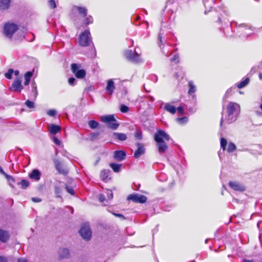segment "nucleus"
<instances>
[{"label":"nucleus","mask_w":262,"mask_h":262,"mask_svg":"<svg viewBox=\"0 0 262 262\" xmlns=\"http://www.w3.org/2000/svg\"><path fill=\"white\" fill-rule=\"evenodd\" d=\"M75 78L74 77H71L69 79L68 82L69 84L74 85L75 84Z\"/></svg>","instance_id":"nucleus-47"},{"label":"nucleus","mask_w":262,"mask_h":262,"mask_svg":"<svg viewBox=\"0 0 262 262\" xmlns=\"http://www.w3.org/2000/svg\"><path fill=\"white\" fill-rule=\"evenodd\" d=\"M229 186L234 191L244 192L246 190V187L244 184L237 181H230Z\"/></svg>","instance_id":"nucleus-7"},{"label":"nucleus","mask_w":262,"mask_h":262,"mask_svg":"<svg viewBox=\"0 0 262 262\" xmlns=\"http://www.w3.org/2000/svg\"><path fill=\"white\" fill-rule=\"evenodd\" d=\"M8 259L6 257L0 256V262H7Z\"/></svg>","instance_id":"nucleus-55"},{"label":"nucleus","mask_w":262,"mask_h":262,"mask_svg":"<svg viewBox=\"0 0 262 262\" xmlns=\"http://www.w3.org/2000/svg\"><path fill=\"white\" fill-rule=\"evenodd\" d=\"M115 89V86L114 84V82L113 79H110L107 81V85L106 86L105 90L106 92L112 95Z\"/></svg>","instance_id":"nucleus-14"},{"label":"nucleus","mask_w":262,"mask_h":262,"mask_svg":"<svg viewBox=\"0 0 262 262\" xmlns=\"http://www.w3.org/2000/svg\"><path fill=\"white\" fill-rule=\"evenodd\" d=\"M9 238V234L6 231L0 229V241L3 243L6 242Z\"/></svg>","instance_id":"nucleus-16"},{"label":"nucleus","mask_w":262,"mask_h":262,"mask_svg":"<svg viewBox=\"0 0 262 262\" xmlns=\"http://www.w3.org/2000/svg\"><path fill=\"white\" fill-rule=\"evenodd\" d=\"M49 5L51 8H55L56 7L55 2L54 0H50L49 2Z\"/></svg>","instance_id":"nucleus-43"},{"label":"nucleus","mask_w":262,"mask_h":262,"mask_svg":"<svg viewBox=\"0 0 262 262\" xmlns=\"http://www.w3.org/2000/svg\"><path fill=\"white\" fill-rule=\"evenodd\" d=\"M66 190L69 193H70L71 194H72L73 195L74 194V191L72 187H69L68 186H66Z\"/></svg>","instance_id":"nucleus-44"},{"label":"nucleus","mask_w":262,"mask_h":262,"mask_svg":"<svg viewBox=\"0 0 262 262\" xmlns=\"http://www.w3.org/2000/svg\"><path fill=\"white\" fill-rule=\"evenodd\" d=\"M113 135L115 138L120 141H124L127 138L126 135L123 133H114Z\"/></svg>","instance_id":"nucleus-21"},{"label":"nucleus","mask_w":262,"mask_h":262,"mask_svg":"<svg viewBox=\"0 0 262 262\" xmlns=\"http://www.w3.org/2000/svg\"><path fill=\"white\" fill-rule=\"evenodd\" d=\"M55 193L57 194H58L60 193V189L59 187H55Z\"/></svg>","instance_id":"nucleus-57"},{"label":"nucleus","mask_w":262,"mask_h":262,"mask_svg":"<svg viewBox=\"0 0 262 262\" xmlns=\"http://www.w3.org/2000/svg\"><path fill=\"white\" fill-rule=\"evenodd\" d=\"M131 61H134L135 62H140L142 61L140 54L137 53L136 51H135V53H134Z\"/></svg>","instance_id":"nucleus-26"},{"label":"nucleus","mask_w":262,"mask_h":262,"mask_svg":"<svg viewBox=\"0 0 262 262\" xmlns=\"http://www.w3.org/2000/svg\"><path fill=\"white\" fill-rule=\"evenodd\" d=\"M93 17L89 15L88 17H86L85 19V24L86 25H89L90 24H92L93 23Z\"/></svg>","instance_id":"nucleus-41"},{"label":"nucleus","mask_w":262,"mask_h":262,"mask_svg":"<svg viewBox=\"0 0 262 262\" xmlns=\"http://www.w3.org/2000/svg\"><path fill=\"white\" fill-rule=\"evenodd\" d=\"M73 10H77L79 14L83 17L86 16L87 15V9L85 7L74 6L73 7Z\"/></svg>","instance_id":"nucleus-17"},{"label":"nucleus","mask_w":262,"mask_h":262,"mask_svg":"<svg viewBox=\"0 0 262 262\" xmlns=\"http://www.w3.org/2000/svg\"><path fill=\"white\" fill-rule=\"evenodd\" d=\"M127 199L132 200L136 203H143L146 202V197L142 194H133L129 195L128 196Z\"/></svg>","instance_id":"nucleus-9"},{"label":"nucleus","mask_w":262,"mask_h":262,"mask_svg":"<svg viewBox=\"0 0 262 262\" xmlns=\"http://www.w3.org/2000/svg\"><path fill=\"white\" fill-rule=\"evenodd\" d=\"M13 73L14 74V75H15V76H18V75H19V71H18L16 70V71H14V72H13Z\"/></svg>","instance_id":"nucleus-60"},{"label":"nucleus","mask_w":262,"mask_h":262,"mask_svg":"<svg viewBox=\"0 0 262 262\" xmlns=\"http://www.w3.org/2000/svg\"><path fill=\"white\" fill-rule=\"evenodd\" d=\"M18 262H28V261L25 258H18L17 260Z\"/></svg>","instance_id":"nucleus-58"},{"label":"nucleus","mask_w":262,"mask_h":262,"mask_svg":"<svg viewBox=\"0 0 262 262\" xmlns=\"http://www.w3.org/2000/svg\"><path fill=\"white\" fill-rule=\"evenodd\" d=\"M33 75V73L31 72H28L25 75V82L24 85H28L30 81V79Z\"/></svg>","instance_id":"nucleus-23"},{"label":"nucleus","mask_w":262,"mask_h":262,"mask_svg":"<svg viewBox=\"0 0 262 262\" xmlns=\"http://www.w3.org/2000/svg\"><path fill=\"white\" fill-rule=\"evenodd\" d=\"M25 104L28 108H32L34 107V103H33V102L29 100H27L25 102Z\"/></svg>","instance_id":"nucleus-37"},{"label":"nucleus","mask_w":262,"mask_h":262,"mask_svg":"<svg viewBox=\"0 0 262 262\" xmlns=\"http://www.w3.org/2000/svg\"><path fill=\"white\" fill-rule=\"evenodd\" d=\"M79 233L83 239L89 240L92 234L89 225L88 224L83 225L79 230Z\"/></svg>","instance_id":"nucleus-6"},{"label":"nucleus","mask_w":262,"mask_h":262,"mask_svg":"<svg viewBox=\"0 0 262 262\" xmlns=\"http://www.w3.org/2000/svg\"><path fill=\"white\" fill-rule=\"evenodd\" d=\"M105 200V196L103 194H100L99 196V200L101 202H103Z\"/></svg>","instance_id":"nucleus-51"},{"label":"nucleus","mask_w":262,"mask_h":262,"mask_svg":"<svg viewBox=\"0 0 262 262\" xmlns=\"http://www.w3.org/2000/svg\"><path fill=\"white\" fill-rule=\"evenodd\" d=\"M135 137L139 140H141L142 139V135L140 133H136L135 134Z\"/></svg>","instance_id":"nucleus-52"},{"label":"nucleus","mask_w":262,"mask_h":262,"mask_svg":"<svg viewBox=\"0 0 262 262\" xmlns=\"http://www.w3.org/2000/svg\"><path fill=\"white\" fill-rule=\"evenodd\" d=\"M178 59H179V55L178 54H174L173 56L170 59L171 61H176V62H178Z\"/></svg>","instance_id":"nucleus-45"},{"label":"nucleus","mask_w":262,"mask_h":262,"mask_svg":"<svg viewBox=\"0 0 262 262\" xmlns=\"http://www.w3.org/2000/svg\"><path fill=\"white\" fill-rule=\"evenodd\" d=\"M99 124V123L95 120H90L88 122L89 127L92 129L96 128Z\"/></svg>","instance_id":"nucleus-28"},{"label":"nucleus","mask_w":262,"mask_h":262,"mask_svg":"<svg viewBox=\"0 0 262 262\" xmlns=\"http://www.w3.org/2000/svg\"><path fill=\"white\" fill-rule=\"evenodd\" d=\"M177 110L180 114H184V110H183V107H182V106L178 107L177 108Z\"/></svg>","instance_id":"nucleus-54"},{"label":"nucleus","mask_w":262,"mask_h":262,"mask_svg":"<svg viewBox=\"0 0 262 262\" xmlns=\"http://www.w3.org/2000/svg\"><path fill=\"white\" fill-rule=\"evenodd\" d=\"M261 101H262V96L261 98ZM259 108L261 110V111L259 110L255 111V114L258 117H262V103L260 105Z\"/></svg>","instance_id":"nucleus-40"},{"label":"nucleus","mask_w":262,"mask_h":262,"mask_svg":"<svg viewBox=\"0 0 262 262\" xmlns=\"http://www.w3.org/2000/svg\"><path fill=\"white\" fill-rule=\"evenodd\" d=\"M29 177L31 179L38 181L40 179L41 173L38 169H35L29 174Z\"/></svg>","instance_id":"nucleus-13"},{"label":"nucleus","mask_w":262,"mask_h":262,"mask_svg":"<svg viewBox=\"0 0 262 262\" xmlns=\"http://www.w3.org/2000/svg\"><path fill=\"white\" fill-rule=\"evenodd\" d=\"M249 78H246L243 81L240 82L238 83H237L236 85L238 89H242V88L245 87V86H246L249 83Z\"/></svg>","instance_id":"nucleus-25"},{"label":"nucleus","mask_w":262,"mask_h":262,"mask_svg":"<svg viewBox=\"0 0 262 262\" xmlns=\"http://www.w3.org/2000/svg\"><path fill=\"white\" fill-rule=\"evenodd\" d=\"M23 89V86L21 84V78L18 77L13 82L10 90L14 92H18L20 93Z\"/></svg>","instance_id":"nucleus-8"},{"label":"nucleus","mask_w":262,"mask_h":262,"mask_svg":"<svg viewBox=\"0 0 262 262\" xmlns=\"http://www.w3.org/2000/svg\"><path fill=\"white\" fill-rule=\"evenodd\" d=\"M137 146L138 148L134 153V157L136 158H139L141 155L144 154L145 148L142 143H138Z\"/></svg>","instance_id":"nucleus-12"},{"label":"nucleus","mask_w":262,"mask_h":262,"mask_svg":"<svg viewBox=\"0 0 262 262\" xmlns=\"http://www.w3.org/2000/svg\"><path fill=\"white\" fill-rule=\"evenodd\" d=\"M154 139L157 143L158 151L160 154L165 152L167 149L168 146L165 141L170 140L169 136L162 130H158L155 135Z\"/></svg>","instance_id":"nucleus-2"},{"label":"nucleus","mask_w":262,"mask_h":262,"mask_svg":"<svg viewBox=\"0 0 262 262\" xmlns=\"http://www.w3.org/2000/svg\"><path fill=\"white\" fill-rule=\"evenodd\" d=\"M107 198L109 200L112 199V198L113 197V194L111 190H107Z\"/></svg>","instance_id":"nucleus-49"},{"label":"nucleus","mask_w":262,"mask_h":262,"mask_svg":"<svg viewBox=\"0 0 262 262\" xmlns=\"http://www.w3.org/2000/svg\"><path fill=\"white\" fill-rule=\"evenodd\" d=\"M164 108L165 111L172 114H175L177 111L176 107L169 103H166L164 105Z\"/></svg>","instance_id":"nucleus-18"},{"label":"nucleus","mask_w":262,"mask_h":262,"mask_svg":"<svg viewBox=\"0 0 262 262\" xmlns=\"http://www.w3.org/2000/svg\"><path fill=\"white\" fill-rule=\"evenodd\" d=\"M189 90L188 91V93L189 95H193L195 92L196 91V86L194 84L193 82L192 81H190L188 83Z\"/></svg>","instance_id":"nucleus-22"},{"label":"nucleus","mask_w":262,"mask_h":262,"mask_svg":"<svg viewBox=\"0 0 262 262\" xmlns=\"http://www.w3.org/2000/svg\"><path fill=\"white\" fill-rule=\"evenodd\" d=\"M232 88L229 89L226 91V94L225 95V97H228L229 96H230V95H231L232 94Z\"/></svg>","instance_id":"nucleus-48"},{"label":"nucleus","mask_w":262,"mask_h":262,"mask_svg":"<svg viewBox=\"0 0 262 262\" xmlns=\"http://www.w3.org/2000/svg\"><path fill=\"white\" fill-rule=\"evenodd\" d=\"M0 173L2 174L3 175L5 174V173H6L5 172V171L3 170V169L1 166H0Z\"/></svg>","instance_id":"nucleus-59"},{"label":"nucleus","mask_w":262,"mask_h":262,"mask_svg":"<svg viewBox=\"0 0 262 262\" xmlns=\"http://www.w3.org/2000/svg\"><path fill=\"white\" fill-rule=\"evenodd\" d=\"M110 166L114 172H118L120 171L121 164L113 163L110 164Z\"/></svg>","instance_id":"nucleus-24"},{"label":"nucleus","mask_w":262,"mask_h":262,"mask_svg":"<svg viewBox=\"0 0 262 262\" xmlns=\"http://www.w3.org/2000/svg\"><path fill=\"white\" fill-rule=\"evenodd\" d=\"M56 168L57 169V170L61 173H66V171H64V170L61 169V165L59 163H56Z\"/></svg>","instance_id":"nucleus-39"},{"label":"nucleus","mask_w":262,"mask_h":262,"mask_svg":"<svg viewBox=\"0 0 262 262\" xmlns=\"http://www.w3.org/2000/svg\"><path fill=\"white\" fill-rule=\"evenodd\" d=\"M32 92L34 93L35 97H36L37 92V87L35 83H33L32 85Z\"/></svg>","instance_id":"nucleus-46"},{"label":"nucleus","mask_w":262,"mask_h":262,"mask_svg":"<svg viewBox=\"0 0 262 262\" xmlns=\"http://www.w3.org/2000/svg\"><path fill=\"white\" fill-rule=\"evenodd\" d=\"M32 201L35 203L40 202L41 201V199L38 198H32Z\"/></svg>","instance_id":"nucleus-53"},{"label":"nucleus","mask_w":262,"mask_h":262,"mask_svg":"<svg viewBox=\"0 0 262 262\" xmlns=\"http://www.w3.org/2000/svg\"><path fill=\"white\" fill-rule=\"evenodd\" d=\"M56 114V111L55 110H50L48 112L47 114L51 117H54Z\"/></svg>","instance_id":"nucleus-42"},{"label":"nucleus","mask_w":262,"mask_h":262,"mask_svg":"<svg viewBox=\"0 0 262 262\" xmlns=\"http://www.w3.org/2000/svg\"><path fill=\"white\" fill-rule=\"evenodd\" d=\"M177 121L181 124H185L188 121L187 117L178 118L177 119Z\"/></svg>","instance_id":"nucleus-34"},{"label":"nucleus","mask_w":262,"mask_h":262,"mask_svg":"<svg viewBox=\"0 0 262 262\" xmlns=\"http://www.w3.org/2000/svg\"><path fill=\"white\" fill-rule=\"evenodd\" d=\"M61 130V128L59 126L55 124H51L49 128V131L52 134H56L59 132Z\"/></svg>","instance_id":"nucleus-20"},{"label":"nucleus","mask_w":262,"mask_h":262,"mask_svg":"<svg viewBox=\"0 0 262 262\" xmlns=\"http://www.w3.org/2000/svg\"><path fill=\"white\" fill-rule=\"evenodd\" d=\"M227 144V140L224 138L221 139V147L223 150H225Z\"/></svg>","instance_id":"nucleus-32"},{"label":"nucleus","mask_w":262,"mask_h":262,"mask_svg":"<svg viewBox=\"0 0 262 262\" xmlns=\"http://www.w3.org/2000/svg\"><path fill=\"white\" fill-rule=\"evenodd\" d=\"M4 176L7 179L8 181L9 182L10 185L12 186V183H13L15 182L14 179L12 177H11V176L8 175V174H7L6 173Z\"/></svg>","instance_id":"nucleus-33"},{"label":"nucleus","mask_w":262,"mask_h":262,"mask_svg":"<svg viewBox=\"0 0 262 262\" xmlns=\"http://www.w3.org/2000/svg\"><path fill=\"white\" fill-rule=\"evenodd\" d=\"M29 182L26 180H23L21 181L18 183V184L21 185V188L23 189H26L29 186Z\"/></svg>","instance_id":"nucleus-31"},{"label":"nucleus","mask_w":262,"mask_h":262,"mask_svg":"<svg viewBox=\"0 0 262 262\" xmlns=\"http://www.w3.org/2000/svg\"><path fill=\"white\" fill-rule=\"evenodd\" d=\"M12 0H0V11L8 10L11 7Z\"/></svg>","instance_id":"nucleus-10"},{"label":"nucleus","mask_w":262,"mask_h":262,"mask_svg":"<svg viewBox=\"0 0 262 262\" xmlns=\"http://www.w3.org/2000/svg\"><path fill=\"white\" fill-rule=\"evenodd\" d=\"M133 55L134 53L132 52L131 50H126L124 53L125 57L129 60H132Z\"/></svg>","instance_id":"nucleus-30"},{"label":"nucleus","mask_w":262,"mask_h":262,"mask_svg":"<svg viewBox=\"0 0 262 262\" xmlns=\"http://www.w3.org/2000/svg\"><path fill=\"white\" fill-rule=\"evenodd\" d=\"M108 126L110 128L113 129H115L118 128V127L119 126V124L116 122H111L108 124Z\"/></svg>","instance_id":"nucleus-36"},{"label":"nucleus","mask_w":262,"mask_h":262,"mask_svg":"<svg viewBox=\"0 0 262 262\" xmlns=\"http://www.w3.org/2000/svg\"><path fill=\"white\" fill-rule=\"evenodd\" d=\"M79 67L77 63H72L71 70L77 78L82 79L85 76L86 73L84 70H79Z\"/></svg>","instance_id":"nucleus-5"},{"label":"nucleus","mask_w":262,"mask_h":262,"mask_svg":"<svg viewBox=\"0 0 262 262\" xmlns=\"http://www.w3.org/2000/svg\"><path fill=\"white\" fill-rule=\"evenodd\" d=\"M129 110V108L125 105L122 104L120 106V111L122 113H127Z\"/></svg>","instance_id":"nucleus-38"},{"label":"nucleus","mask_w":262,"mask_h":262,"mask_svg":"<svg viewBox=\"0 0 262 262\" xmlns=\"http://www.w3.org/2000/svg\"><path fill=\"white\" fill-rule=\"evenodd\" d=\"M91 42V34L89 30H85L82 33L79 38V43L81 46L86 47Z\"/></svg>","instance_id":"nucleus-4"},{"label":"nucleus","mask_w":262,"mask_h":262,"mask_svg":"<svg viewBox=\"0 0 262 262\" xmlns=\"http://www.w3.org/2000/svg\"><path fill=\"white\" fill-rule=\"evenodd\" d=\"M18 26L13 23H6L3 28V34L7 38L11 39L13 35L18 30Z\"/></svg>","instance_id":"nucleus-3"},{"label":"nucleus","mask_w":262,"mask_h":262,"mask_svg":"<svg viewBox=\"0 0 262 262\" xmlns=\"http://www.w3.org/2000/svg\"><path fill=\"white\" fill-rule=\"evenodd\" d=\"M126 157V153L123 150H116L114 153V158L118 161H122Z\"/></svg>","instance_id":"nucleus-11"},{"label":"nucleus","mask_w":262,"mask_h":262,"mask_svg":"<svg viewBox=\"0 0 262 262\" xmlns=\"http://www.w3.org/2000/svg\"><path fill=\"white\" fill-rule=\"evenodd\" d=\"M101 121L103 122L107 123L108 124L111 122H115L116 120L115 119L114 115H105L102 116L101 117Z\"/></svg>","instance_id":"nucleus-15"},{"label":"nucleus","mask_w":262,"mask_h":262,"mask_svg":"<svg viewBox=\"0 0 262 262\" xmlns=\"http://www.w3.org/2000/svg\"><path fill=\"white\" fill-rule=\"evenodd\" d=\"M14 71L12 69H9L7 72L5 74V76L9 79H11L12 78V76L13 73Z\"/></svg>","instance_id":"nucleus-35"},{"label":"nucleus","mask_w":262,"mask_h":262,"mask_svg":"<svg viewBox=\"0 0 262 262\" xmlns=\"http://www.w3.org/2000/svg\"><path fill=\"white\" fill-rule=\"evenodd\" d=\"M58 253L61 258H67L69 257L70 252L67 248H60L59 250Z\"/></svg>","instance_id":"nucleus-19"},{"label":"nucleus","mask_w":262,"mask_h":262,"mask_svg":"<svg viewBox=\"0 0 262 262\" xmlns=\"http://www.w3.org/2000/svg\"><path fill=\"white\" fill-rule=\"evenodd\" d=\"M241 112L240 105L235 102H230L226 107V114L225 116V121L228 124L235 121Z\"/></svg>","instance_id":"nucleus-1"},{"label":"nucleus","mask_w":262,"mask_h":262,"mask_svg":"<svg viewBox=\"0 0 262 262\" xmlns=\"http://www.w3.org/2000/svg\"><path fill=\"white\" fill-rule=\"evenodd\" d=\"M236 149V145L232 142H229L228 144V147H227V151L228 152H232L233 151H234V150H235V149Z\"/></svg>","instance_id":"nucleus-27"},{"label":"nucleus","mask_w":262,"mask_h":262,"mask_svg":"<svg viewBox=\"0 0 262 262\" xmlns=\"http://www.w3.org/2000/svg\"><path fill=\"white\" fill-rule=\"evenodd\" d=\"M53 141H54V142L57 144V145H60V143H61V142L59 140H58L56 137H53Z\"/></svg>","instance_id":"nucleus-50"},{"label":"nucleus","mask_w":262,"mask_h":262,"mask_svg":"<svg viewBox=\"0 0 262 262\" xmlns=\"http://www.w3.org/2000/svg\"><path fill=\"white\" fill-rule=\"evenodd\" d=\"M223 122V118L222 117V119H221V122H220V125H221H221H222Z\"/></svg>","instance_id":"nucleus-63"},{"label":"nucleus","mask_w":262,"mask_h":262,"mask_svg":"<svg viewBox=\"0 0 262 262\" xmlns=\"http://www.w3.org/2000/svg\"><path fill=\"white\" fill-rule=\"evenodd\" d=\"M258 67L260 68H262V60L259 62V64L258 65Z\"/></svg>","instance_id":"nucleus-62"},{"label":"nucleus","mask_w":262,"mask_h":262,"mask_svg":"<svg viewBox=\"0 0 262 262\" xmlns=\"http://www.w3.org/2000/svg\"><path fill=\"white\" fill-rule=\"evenodd\" d=\"M113 214H114L115 216H117V217H121V218H122V219H124V217L123 215L122 214H119V213H113Z\"/></svg>","instance_id":"nucleus-56"},{"label":"nucleus","mask_w":262,"mask_h":262,"mask_svg":"<svg viewBox=\"0 0 262 262\" xmlns=\"http://www.w3.org/2000/svg\"><path fill=\"white\" fill-rule=\"evenodd\" d=\"M259 79H260V80H262V74H259Z\"/></svg>","instance_id":"nucleus-64"},{"label":"nucleus","mask_w":262,"mask_h":262,"mask_svg":"<svg viewBox=\"0 0 262 262\" xmlns=\"http://www.w3.org/2000/svg\"><path fill=\"white\" fill-rule=\"evenodd\" d=\"M109 171L108 170H103L101 172L100 177L101 179L105 181L108 177Z\"/></svg>","instance_id":"nucleus-29"},{"label":"nucleus","mask_w":262,"mask_h":262,"mask_svg":"<svg viewBox=\"0 0 262 262\" xmlns=\"http://www.w3.org/2000/svg\"><path fill=\"white\" fill-rule=\"evenodd\" d=\"M243 261L244 262H253V261L252 260H248V259H244L243 260Z\"/></svg>","instance_id":"nucleus-61"}]
</instances>
